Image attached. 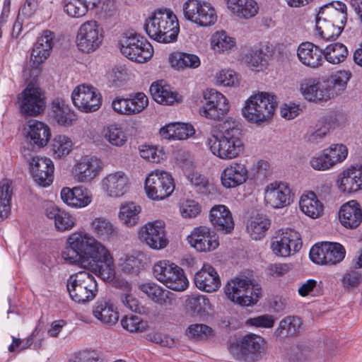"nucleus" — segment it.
I'll use <instances>...</instances> for the list:
<instances>
[{
	"label": "nucleus",
	"mask_w": 362,
	"mask_h": 362,
	"mask_svg": "<svg viewBox=\"0 0 362 362\" xmlns=\"http://www.w3.org/2000/svg\"><path fill=\"white\" fill-rule=\"evenodd\" d=\"M62 257L71 264L88 265L103 281L115 278L114 260L108 250L93 237L83 232L74 233L67 239Z\"/></svg>",
	"instance_id": "1"
},
{
	"label": "nucleus",
	"mask_w": 362,
	"mask_h": 362,
	"mask_svg": "<svg viewBox=\"0 0 362 362\" xmlns=\"http://www.w3.org/2000/svg\"><path fill=\"white\" fill-rule=\"evenodd\" d=\"M240 136L238 123L233 121V126L226 128L220 136L211 135L208 138L207 144L214 155L221 159H233L243 151Z\"/></svg>",
	"instance_id": "2"
},
{
	"label": "nucleus",
	"mask_w": 362,
	"mask_h": 362,
	"mask_svg": "<svg viewBox=\"0 0 362 362\" xmlns=\"http://www.w3.org/2000/svg\"><path fill=\"white\" fill-rule=\"evenodd\" d=\"M277 103L275 97L268 93L252 95L243 109L244 117L250 122L260 124L273 117Z\"/></svg>",
	"instance_id": "3"
},
{
	"label": "nucleus",
	"mask_w": 362,
	"mask_h": 362,
	"mask_svg": "<svg viewBox=\"0 0 362 362\" xmlns=\"http://www.w3.org/2000/svg\"><path fill=\"white\" fill-rule=\"evenodd\" d=\"M117 47L124 56L137 63L147 62L153 54V47L148 40L133 30L121 35Z\"/></svg>",
	"instance_id": "4"
},
{
	"label": "nucleus",
	"mask_w": 362,
	"mask_h": 362,
	"mask_svg": "<svg viewBox=\"0 0 362 362\" xmlns=\"http://www.w3.org/2000/svg\"><path fill=\"white\" fill-rule=\"evenodd\" d=\"M95 277L86 271L71 275L67 279L66 288L72 300L84 303L92 300L98 292Z\"/></svg>",
	"instance_id": "5"
},
{
	"label": "nucleus",
	"mask_w": 362,
	"mask_h": 362,
	"mask_svg": "<svg viewBox=\"0 0 362 362\" xmlns=\"http://www.w3.org/2000/svg\"><path fill=\"white\" fill-rule=\"evenodd\" d=\"M227 298L242 306H250L256 303L261 295V289L255 287L245 279H230L224 288Z\"/></svg>",
	"instance_id": "6"
},
{
	"label": "nucleus",
	"mask_w": 362,
	"mask_h": 362,
	"mask_svg": "<svg viewBox=\"0 0 362 362\" xmlns=\"http://www.w3.org/2000/svg\"><path fill=\"white\" fill-rule=\"evenodd\" d=\"M19 111L25 117H35L46 107L44 91L33 83H29L18 95Z\"/></svg>",
	"instance_id": "7"
},
{
	"label": "nucleus",
	"mask_w": 362,
	"mask_h": 362,
	"mask_svg": "<svg viewBox=\"0 0 362 362\" xmlns=\"http://www.w3.org/2000/svg\"><path fill=\"white\" fill-rule=\"evenodd\" d=\"M182 8L185 18L200 26H210L216 22L215 9L208 2L188 0L184 3Z\"/></svg>",
	"instance_id": "8"
},
{
	"label": "nucleus",
	"mask_w": 362,
	"mask_h": 362,
	"mask_svg": "<svg viewBox=\"0 0 362 362\" xmlns=\"http://www.w3.org/2000/svg\"><path fill=\"white\" fill-rule=\"evenodd\" d=\"M264 340L262 337L250 334L245 336L239 344L232 345L230 351L238 361L255 362L264 351Z\"/></svg>",
	"instance_id": "9"
},
{
	"label": "nucleus",
	"mask_w": 362,
	"mask_h": 362,
	"mask_svg": "<svg viewBox=\"0 0 362 362\" xmlns=\"http://www.w3.org/2000/svg\"><path fill=\"white\" fill-rule=\"evenodd\" d=\"M346 255L344 247L338 243L323 242L315 244L310 250V258L315 264L334 265Z\"/></svg>",
	"instance_id": "10"
},
{
	"label": "nucleus",
	"mask_w": 362,
	"mask_h": 362,
	"mask_svg": "<svg viewBox=\"0 0 362 362\" xmlns=\"http://www.w3.org/2000/svg\"><path fill=\"white\" fill-rule=\"evenodd\" d=\"M206 103L199 107L201 116L211 120H221L229 110L227 98L215 89H208L204 92Z\"/></svg>",
	"instance_id": "11"
},
{
	"label": "nucleus",
	"mask_w": 362,
	"mask_h": 362,
	"mask_svg": "<svg viewBox=\"0 0 362 362\" xmlns=\"http://www.w3.org/2000/svg\"><path fill=\"white\" fill-rule=\"evenodd\" d=\"M103 40V28L96 21H90L81 25L76 36V45L81 52L90 53L100 47Z\"/></svg>",
	"instance_id": "12"
},
{
	"label": "nucleus",
	"mask_w": 362,
	"mask_h": 362,
	"mask_svg": "<svg viewBox=\"0 0 362 362\" xmlns=\"http://www.w3.org/2000/svg\"><path fill=\"white\" fill-rule=\"evenodd\" d=\"M73 104L83 112H93L102 105L103 98L97 88L85 84L76 86L71 93Z\"/></svg>",
	"instance_id": "13"
},
{
	"label": "nucleus",
	"mask_w": 362,
	"mask_h": 362,
	"mask_svg": "<svg viewBox=\"0 0 362 362\" xmlns=\"http://www.w3.org/2000/svg\"><path fill=\"white\" fill-rule=\"evenodd\" d=\"M301 247L302 240L300 234L291 228L280 230L271 242L273 252L280 257H288L298 252Z\"/></svg>",
	"instance_id": "14"
},
{
	"label": "nucleus",
	"mask_w": 362,
	"mask_h": 362,
	"mask_svg": "<svg viewBox=\"0 0 362 362\" xmlns=\"http://www.w3.org/2000/svg\"><path fill=\"white\" fill-rule=\"evenodd\" d=\"M23 156L30 165V170L34 181L42 187H49L54 180V166L50 158L38 156L29 157L24 150Z\"/></svg>",
	"instance_id": "15"
},
{
	"label": "nucleus",
	"mask_w": 362,
	"mask_h": 362,
	"mask_svg": "<svg viewBox=\"0 0 362 362\" xmlns=\"http://www.w3.org/2000/svg\"><path fill=\"white\" fill-rule=\"evenodd\" d=\"M160 282L176 291H185L189 286L183 269L168 260L160 261Z\"/></svg>",
	"instance_id": "16"
},
{
	"label": "nucleus",
	"mask_w": 362,
	"mask_h": 362,
	"mask_svg": "<svg viewBox=\"0 0 362 362\" xmlns=\"http://www.w3.org/2000/svg\"><path fill=\"white\" fill-rule=\"evenodd\" d=\"M264 199L267 204L276 209L289 205L293 200L288 184L277 181L270 183L265 189Z\"/></svg>",
	"instance_id": "17"
},
{
	"label": "nucleus",
	"mask_w": 362,
	"mask_h": 362,
	"mask_svg": "<svg viewBox=\"0 0 362 362\" xmlns=\"http://www.w3.org/2000/svg\"><path fill=\"white\" fill-rule=\"evenodd\" d=\"M54 37V32L45 30L37 37L30 54V62H32L31 66L33 68H38L50 55Z\"/></svg>",
	"instance_id": "18"
},
{
	"label": "nucleus",
	"mask_w": 362,
	"mask_h": 362,
	"mask_svg": "<svg viewBox=\"0 0 362 362\" xmlns=\"http://www.w3.org/2000/svg\"><path fill=\"white\" fill-rule=\"evenodd\" d=\"M180 26L177 16L168 8H160V43H170L177 40Z\"/></svg>",
	"instance_id": "19"
},
{
	"label": "nucleus",
	"mask_w": 362,
	"mask_h": 362,
	"mask_svg": "<svg viewBox=\"0 0 362 362\" xmlns=\"http://www.w3.org/2000/svg\"><path fill=\"white\" fill-rule=\"evenodd\" d=\"M49 117L59 126L69 127L74 125L78 117L66 101L61 98H54L50 104Z\"/></svg>",
	"instance_id": "20"
},
{
	"label": "nucleus",
	"mask_w": 362,
	"mask_h": 362,
	"mask_svg": "<svg viewBox=\"0 0 362 362\" xmlns=\"http://www.w3.org/2000/svg\"><path fill=\"white\" fill-rule=\"evenodd\" d=\"M189 243L200 252L211 251L217 248L219 243L214 234H211L210 229L206 226L195 228L188 235Z\"/></svg>",
	"instance_id": "21"
},
{
	"label": "nucleus",
	"mask_w": 362,
	"mask_h": 362,
	"mask_svg": "<svg viewBox=\"0 0 362 362\" xmlns=\"http://www.w3.org/2000/svg\"><path fill=\"white\" fill-rule=\"evenodd\" d=\"M248 178V170L244 163L233 162L221 174V181L225 188H234L245 183Z\"/></svg>",
	"instance_id": "22"
},
{
	"label": "nucleus",
	"mask_w": 362,
	"mask_h": 362,
	"mask_svg": "<svg viewBox=\"0 0 362 362\" xmlns=\"http://www.w3.org/2000/svg\"><path fill=\"white\" fill-rule=\"evenodd\" d=\"M346 6L340 1L332 2L322 6L317 14V17L325 18L332 24L344 29L346 22Z\"/></svg>",
	"instance_id": "23"
},
{
	"label": "nucleus",
	"mask_w": 362,
	"mask_h": 362,
	"mask_svg": "<svg viewBox=\"0 0 362 362\" xmlns=\"http://www.w3.org/2000/svg\"><path fill=\"white\" fill-rule=\"evenodd\" d=\"M209 219L214 228L222 233H230L234 228L231 212L224 205H216L211 208Z\"/></svg>",
	"instance_id": "24"
},
{
	"label": "nucleus",
	"mask_w": 362,
	"mask_h": 362,
	"mask_svg": "<svg viewBox=\"0 0 362 362\" xmlns=\"http://www.w3.org/2000/svg\"><path fill=\"white\" fill-rule=\"evenodd\" d=\"M194 280L199 290L208 293L216 291L221 286L219 276L210 264H204L202 269L195 274Z\"/></svg>",
	"instance_id": "25"
},
{
	"label": "nucleus",
	"mask_w": 362,
	"mask_h": 362,
	"mask_svg": "<svg viewBox=\"0 0 362 362\" xmlns=\"http://www.w3.org/2000/svg\"><path fill=\"white\" fill-rule=\"evenodd\" d=\"M60 195L64 204L74 208L85 207L92 201L90 192L83 187H63Z\"/></svg>",
	"instance_id": "26"
},
{
	"label": "nucleus",
	"mask_w": 362,
	"mask_h": 362,
	"mask_svg": "<svg viewBox=\"0 0 362 362\" xmlns=\"http://www.w3.org/2000/svg\"><path fill=\"white\" fill-rule=\"evenodd\" d=\"M341 224L347 228H356L362 222V210L356 200L343 204L339 211Z\"/></svg>",
	"instance_id": "27"
},
{
	"label": "nucleus",
	"mask_w": 362,
	"mask_h": 362,
	"mask_svg": "<svg viewBox=\"0 0 362 362\" xmlns=\"http://www.w3.org/2000/svg\"><path fill=\"white\" fill-rule=\"evenodd\" d=\"M322 49L310 42H302L297 50L299 60L303 64L312 68H317L322 65Z\"/></svg>",
	"instance_id": "28"
},
{
	"label": "nucleus",
	"mask_w": 362,
	"mask_h": 362,
	"mask_svg": "<svg viewBox=\"0 0 362 362\" xmlns=\"http://www.w3.org/2000/svg\"><path fill=\"white\" fill-rule=\"evenodd\" d=\"M93 313L102 323L109 325L115 324L119 320L117 308L109 299H98L95 303Z\"/></svg>",
	"instance_id": "29"
},
{
	"label": "nucleus",
	"mask_w": 362,
	"mask_h": 362,
	"mask_svg": "<svg viewBox=\"0 0 362 362\" xmlns=\"http://www.w3.org/2000/svg\"><path fill=\"white\" fill-rule=\"evenodd\" d=\"M45 214L47 218L54 221V226L57 231L71 230L75 225L76 218L68 211L56 205L47 206L45 210Z\"/></svg>",
	"instance_id": "30"
},
{
	"label": "nucleus",
	"mask_w": 362,
	"mask_h": 362,
	"mask_svg": "<svg viewBox=\"0 0 362 362\" xmlns=\"http://www.w3.org/2000/svg\"><path fill=\"white\" fill-rule=\"evenodd\" d=\"M128 179L124 173L118 171L106 176L103 180V189L110 197L122 196L127 189Z\"/></svg>",
	"instance_id": "31"
},
{
	"label": "nucleus",
	"mask_w": 362,
	"mask_h": 362,
	"mask_svg": "<svg viewBox=\"0 0 362 362\" xmlns=\"http://www.w3.org/2000/svg\"><path fill=\"white\" fill-rule=\"evenodd\" d=\"M304 98L309 101H326L333 96L327 86L315 80H310L300 88Z\"/></svg>",
	"instance_id": "32"
},
{
	"label": "nucleus",
	"mask_w": 362,
	"mask_h": 362,
	"mask_svg": "<svg viewBox=\"0 0 362 362\" xmlns=\"http://www.w3.org/2000/svg\"><path fill=\"white\" fill-rule=\"evenodd\" d=\"M99 160L95 157H83L74 169L75 177L79 182L93 180L98 173Z\"/></svg>",
	"instance_id": "33"
},
{
	"label": "nucleus",
	"mask_w": 362,
	"mask_h": 362,
	"mask_svg": "<svg viewBox=\"0 0 362 362\" xmlns=\"http://www.w3.org/2000/svg\"><path fill=\"white\" fill-rule=\"evenodd\" d=\"M195 133L192 125L185 123H171L160 128V135L166 139L184 140Z\"/></svg>",
	"instance_id": "34"
},
{
	"label": "nucleus",
	"mask_w": 362,
	"mask_h": 362,
	"mask_svg": "<svg viewBox=\"0 0 362 362\" xmlns=\"http://www.w3.org/2000/svg\"><path fill=\"white\" fill-rule=\"evenodd\" d=\"M144 255L135 252L124 254L119 259V267L125 274L138 275L144 267Z\"/></svg>",
	"instance_id": "35"
},
{
	"label": "nucleus",
	"mask_w": 362,
	"mask_h": 362,
	"mask_svg": "<svg viewBox=\"0 0 362 362\" xmlns=\"http://www.w3.org/2000/svg\"><path fill=\"white\" fill-rule=\"evenodd\" d=\"M228 8L237 16L248 19L255 16L258 11L255 0H226Z\"/></svg>",
	"instance_id": "36"
},
{
	"label": "nucleus",
	"mask_w": 362,
	"mask_h": 362,
	"mask_svg": "<svg viewBox=\"0 0 362 362\" xmlns=\"http://www.w3.org/2000/svg\"><path fill=\"white\" fill-rule=\"evenodd\" d=\"M28 136L34 144L41 148L47 144L51 136V132L47 124L38 120H34L29 125Z\"/></svg>",
	"instance_id": "37"
},
{
	"label": "nucleus",
	"mask_w": 362,
	"mask_h": 362,
	"mask_svg": "<svg viewBox=\"0 0 362 362\" xmlns=\"http://www.w3.org/2000/svg\"><path fill=\"white\" fill-rule=\"evenodd\" d=\"M270 225V220L265 215L257 214L247 221V230L253 240H257L265 236Z\"/></svg>",
	"instance_id": "38"
},
{
	"label": "nucleus",
	"mask_w": 362,
	"mask_h": 362,
	"mask_svg": "<svg viewBox=\"0 0 362 362\" xmlns=\"http://www.w3.org/2000/svg\"><path fill=\"white\" fill-rule=\"evenodd\" d=\"M299 205L300 210L307 216L315 218L319 217L323 211V204L317 199L313 192L303 194Z\"/></svg>",
	"instance_id": "39"
},
{
	"label": "nucleus",
	"mask_w": 362,
	"mask_h": 362,
	"mask_svg": "<svg viewBox=\"0 0 362 362\" xmlns=\"http://www.w3.org/2000/svg\"><path fill=\"white\" fill-rule=\"evenodd\" d=\"M141 207L134 202H127L122 204L119 208V218L120 221L128 227H132L139 222V214Z\"/></svg>",
	"instance_id": "40"
},
{
	"label": "nucleus",
	"mask_w": 362,
	"mask_h": 362,
	"mask_svg": "<svg viewBox=\"0 0 362 362\" xmlns=\"http://www.w3.org/2000/svg\"><path fill=\"white\" fill-rule=\"evenodd\" d=\"M13 196L12 183L8 179H3L0 182V218H6L11 211Z\"/></svg>",
	"instance_id": "41"
},
{
	"label": "nucleus",
	"mask_w": 362,
	"mask_h": 362,
	"mask_svg": "<svg viewBox=\"0 0 362 362\" xmlns=\"http://www.w3.org/2000/svg\"><path fill=\"white\" fill-rule=\"evenodd\" d=\"M169 62L171 66L177 69L186 67L195 69L199 66V58L192 54L185 52H174L169 57Z\"/></svg>",
	"instance_id": "42"
},
{
	"label": "nucleus",
	"mask_w": 362,
	"mask_h": 362,
	"mask_svg": "<svg viewBox=\"0 0 362 362\" xmlns=\"http://www.w3.org/2000/svg\"><path fill=\"white\" fill-rule=\"evenodd\" d=\"M302 320L297 316H287L280 321L275 334L279 337L293 336L301 327Z\"/></svg>",
	"instance_id": "43"
},
{
	"label": "nucleus",
	"mask_w": 362,
	"mask_h": 362,
	"mask_svg": "<svg viewBox=\"0 0 362 362\" xmlns=\"http://www.w3.org/2000/svg\"><path fill=\"white\" fill-rule=\"evenodd\" d=\"M158 220L148 222L143 226L139 231V239L145 242L151 248L158 250Z\"/></svg>",
	"instance_id": "44"
},
{
	"label": "nucleus",
	"mask_w": 362,
	"mask_h": 362,
	"mask_svg": "<svg viewBox=\"0 0 362 362\" xmlns=\"http://www.w3.org/2000/svg\"><path fill=\"white\" fill-rule=\"evenodd\" d=\"M324 58L330 64H337L344 62L348 56V49L342 43L336 42L322 49Z\"/></svg>",
	"instance_id": "45"
},
{
	"label": "nucleus",
	"mask_w": 362,
	"mask_h": 362,
	"mask_svg": "<svg viewBox=\"0 0 362 362\" xmlns=\"http://www.w3.org/2000/svg\"><path fill=\"white\" fill-rule=\"evenodd\" d=\"M211 45L215 52L221 53L231 50L235 45V41L226 31L221 30L212 35Z\"/></svg>",
	"instance_id": "46"
},
{
	"label": "nucleus",
	"mask_w": 362,
	"mask_h": 362,
	"mask_svg": "<svg viewBox=\"0 0 362 362\" xmlns=\"http://www.w3.org/2000/svg\"><path fill=\"white\" fill-rule=\"evenodd\" d=\"M187 337L195 341L206 340L214 336V329L205 324H192L186 329Z\"/></svg>",
	"instance_id": "47"
},
{
	"label": "nucleus",
	"mask_w": 362,
	"mask_h": 362,
	"mask_svg": "<svg viewBox=\"0 0 362 362\" xmlns=\"http://www.w3.org/2000/svg\"><path fill=\"white\" fill-rule=\"evenodd\" d=\"M187 305L193 316L203 317L209 308V300L204 296H192L187 299Z\"/></svg>",
	"instance_id": "48"
},
{
	"label": "nucleus",
	"mask_w": 362,
	"mask_h": 362,
	"mask_svg": "<svg viewBox=\"0 0 362 362\" xmlns=\"http://www.w3.org/2000/svg\"><path fill=\"white\" fill-rule=\"evenodd\" d=\"M316 30L318 34L325 40H331L337 37L343 29L337 25L328 23L320 17H316Z\"/></svg>",
	"instance_id": "49"
},
{
	"label": "nucleus",
	"mask_w": 362,
	"mask_h": 362,
	"mask_svg": "<svg viewBox=\"0 0 362 362\" xmlns=\"http://www.w3.org/2000/svg\"><path fill=\"white\" fill-rule=\"evenodd\" d=\"M92 228L97 235L104 240L116 236L117 231L113 225L104 218H95L92 222Z\"/></svg>",
	"instance_id": "50"
},
{
	"label": "nucleus",
	"mask_w": 362,
	"mask_h": 362,
	"mask_svg": "<svg viewBox=\"0 0 362 362\" xmlns=\"http://www.w3.org/2000/svg\"><path fill=\"white\" fill-rule=\"evenodd\" d=\"M105 137L112 145L116 146H123L127 140L126 133L122 127L117 124H110L107 127Z\"/></svg>",
	"instance_id": "51"
},
{
	"label": "nucleus",
	"mask_w": 362,
	"mask_h": 362,
	"mask_svg": "<svg viewBox=\"0 0 362 362\" xmlns=\"http://www.w3.org/2000/svg\"><path fill=\"white\" fill-rule=\"evenodd\" d=\"M351 76V71L345 70H340L333 74L329 78V83L332 87L331 91L332 93L334 91L336 94L344 92Z\"/></svg>",
	"instance_id": "52"
},
{
	"label": "nucleus",
	"mask_w": 362,
	"mask_h": 362,
	"mask_svg": "<svg viewBox=\"0 0 362 362\" xmlns=\"http://www.w3.org/2000/svg\"><path fill=\"white\" fill-rule=\"evenodd\" d=\"M120 323L124 329L130 332H142L148 327L147 321L136 315H125Z\"/></svg>",
	"instance_id": "53"
},
{
	"label": "nucleus",
	"mask_w": 362,
	"mask_h": 362,
	"mask_svg": "<svg viewBox=\"0 0 362 362\" xmlns=\"http://www.w3.org/2000/svg\"><path fill=\"white\" fill-rule=\"evenodd\" d=\"M131 114L136 115L142 112L148 104L147 96L142 92L132 93L127 95Z\"/></svg>",
	"instance_id": "54"
},
{
	"label": "nucleus",
	"mask_w": 362,
	"mask_h": 362,
	"mask_svg": "<svg viewBox=\"0 0 362 362\" xmlns=\"http://www.w3.org/2000/svg\"><path fill=\"white\" fill-rule=\"evenodd\" d=\"M180 212L185 218H192L198 216L202 211V206L194 199H183L179 204Z\"/></svg>",
	"instance_id": "55"
},
{
	"label": "nucleus",
	"mask_w": 362,
	"mask_h": 362,
	"mask_svg": "<svg viewBox=\"0 0 362 362\" xmlns=\"http://www.w3.org/2000/svg\"><path fill=\"white\" fill-rule=\"evenodd\" d=\"M88 9V6H86L81 0L64 1V11L71 17H82L87 13Z\"/></svg>",
	"instance_id": "56"
},
{
	"label": "nucleus",
	"mask_w": 362,
	"mask_h": 362,
	"mask_svg": "<svg viewBox=\"0 0 362 362\" xmlns=\"http://www.w3.org/2000/svg\"><path fill=\"white\" fill-rule=\"evenodd\" d=\"M175 185L172 175L165 171H160V200L170 197L174 192Z\"/></svg>",
	"instance_id": "57"
},
{
	"label": "nucleus",
	"mask_w": 362,
	"mask_h": 362,
	"mask_svg": "<svg viewBox=\"0 0 362 362\" xmlns=\"http://www.w3.org/2000/svg\"><path fill=\"white\" fill-rule=\"evenodd\" d=\"M163 81L160 80V104L172 105L174 103H180L182 101V96L168 85L163 83Z\"/></svg>",
	"instance_id": "58"
},
{
	"label": "nucleus",
	"mask_w": 362,
	"mask_h": 362,
	"mask_svg": "<svg viewBox=\"0 0 362 362\" xmlns=\"http://www.w3.org/2000/svg\"><path fill=\"white\" fill-rule=\"evenodd\" d=\"M71 147V140L65 135H57L53 140L52 149L58 156L68 155Z\"/></svg>",
	"instance_id": "59"
},
{
	"label": "nucleus",
	"mask_w": 362,
	"mask_h": 362,
	"mask_svg": "<svg viewBox=\"0 0 362 362\" xmlns=\"http://www.w3.org/2000/svg\"><path fill=\"white\" fill-rule=\"evenodd\" d=\"M325 151L332 165L344 160L348 154L347 148L343 144H333Z\"/></svg>",
	"instance_id": "60"
},
{
	"label": "nucleus",
	"mask_w": 362,
	"mask_h": 362,
	"mask_svg": "<svg viewBox=\"0 0 362 362\" xmlns=\"http://www.w3.org/2000/svg\"><path fill=\"white\" fill-rule=\"evenodd\" d=\"M339 188L344 192L351 193L361 189V187L350 175L348 170H344L337 180Z\"/></svg>",
	"instance_id": "61"
},
{
	"label": "nucleus",
	"mask_w": 362,
	"mask_h": 362,
	"mask_svg": "<svg viewBox=\"0 0 362 362\" xmlns=\"http://www.w3.org/2000/svg\"><path fill=\"white\" fill-rule=\"evenodd\" d=\"M158 180V169L151 171L146 178L144 189L147 197L153 200H158L157 195V181Z\"/></svg>",
	"instance_id": "62"
},
{
	"label": "nucleus",
	"mask_w": 362,
	"mask_h": 362,
	"mask_svg": "<svg viewBox=\"0 0 362 362\" xmlns=\"http://www.w3.org/2000/svg\"><path fill=\"white\" fill-rule=\"evenodd\" d=\"M187 180L197 192L206 194L209 192L208 180L198 173H189Z\"/></svg>",
	"instance_id": "63"
},
{
	"label": "nucleus",
	"mask_w": 362,
	"mask_h": 362,
	"mask_svg": "<svg viewBox=\"0 0 362 362\" xmlns=\"http://www.w3.org/2000/svg\"><path fill=\"white\" fill-rule=\"evenodd\" d=\"M216 83L223 86H235L238 85V75L233 70L223 69L216 74Z\"/></svg>",
	"instance_id": "64"
}]
</instances>
